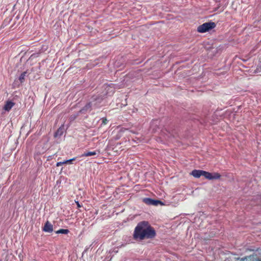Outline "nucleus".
<instances>
[{
	"mask_svg": "<svg viewBox=\"0 0 261 261\" xmlns=\"http://www.w3.org/2000/svg\"><path fill=\"white\" fill-rule=\"evenodd\" d=\"M156 235L154 229L147 221H142L138 224L134 232L135 240H143L145 239H152Z\"/></svg>",
	"mask_w": 261,
	"mask_h": 261,
	"instance_id": "nucleus-1",
	"label": "nucleus"
},
{
	"mask_svg": "<svg viewBox=\"0 0 261 261\" xmlns=\"http://www.w3.org/2000/svg\"><path fill=\"white\" fill-rule=\"evenodd\" d=\"M191 175L195 178H199L201 176H203L205 178L209 180L218 179L220 178L221 175L218 172L213 173L201 170H193Z\"/></svg>",
	"mask_w": 261,
	"mask_h": 261,
	"instance_id": "nucleus-2",
	"label": "nucleus"
},
{
	"mask_svg": "<svg viewBox=\"0 0 261 261\" xmlns=\"http://www.w3.org/2000/svg\"><path fill=\"white\" fill-rule=\"evenodd\" d=\"M216 27V24L214 22H205L201 25H200L197 28V32L201 33H204L208 32Z\"/></svg>",
	"mask_w": 261,
	"mask_h": 261,
	"instance_id": "nucleus-3",
	"label": "nucleus"
},
{
	"mask_svg": "<svg viewBox=\"0 0 261 261\" xmlns=\"http://www.w3.org/2000/svg\"><path fill=\"white\" fill-rule=\"evenodd\" d=\"M105 89L106 91V95H112L115 92V88L114 85L111 84V85L105 84L104 85Z\"/></svg>",
	"mask_w": 261,
	"mask_h": 261,
	"instance_id": "nucleus-4",
	"label": "nucleus"
},
{
	"mask_svg": "<svg viewBox=\"0 0 261 261\" xmlns=\"http://www.w3.org/2000/svg\"><path fill=\"white\" fill-rule=\"evenodd\" d=\"M42 230L44 232L51 233L53 231V225L48 221H47L44 224Z\"/></svg>",
	"mask_w": 261,
	"mask_h": 261,
	"instance_id": "nucleus-5",
	"label": "nucleus"
},
{
	"mask_svg": "<svg viewBox=\"0 0 261 261\" xmlns=\"http://www.w3.org/2000/svg\"><path fill=\"white\" fill-rule=\"evenodd\" d=\"M15 103L11 101H7L3 109L6 111H9L14 106Z\"/></svg>",
	"mask_w": 261,
	"mask_h": 261,
	"instance_id": "nucleus-6",
	"label": "nucleus"
},
{
	"mask_svg": "<svg viewBox=\"0 0 261 261\" xmlns=\"http://www.w3.org/2000/svg\"><path fill=\"white\" fill-rule=\"evenodd\" d=\"M98 153H99V151H87L84 152L83 154L81 155V156H89L92 155H96Z\"/></svg>",
	"mask_w": 261,
	"mask_h": 261,
	"instance_id": "nucleus-7",
	"label": "nucleus"
},
{
	"mask_svg": "<svg viewBox=\"0 0 261 261\" xmlns=\"http://www.w3.org/2000/svg\"><path fill=\"white\" fill-rule=\"evenodd\" d=\"M91 103L88 102L80 110V112L84 113L88 110H91Z\"/></svg>",
	"mask_w": 261,
	"mask_h": 261,
	"instance_id": "nucleus-8",
	"label": "nucleus"
},
{
	"mask_svg": "<svg viewBox=\"0 0 261 261\" xmlns=\"http://www.w3.org/2000/svg\"><path fill=\"white\" fill-rule=\"evenodd\" d=\"M69 232V230L67 229H60L59 230L56 231V233L57 234L62 233V234H68Z\"/></svg>",
	"mask_w": 261,
	"mask_h": 261,
	"instance_id": "nucleus-9",
	"label": "nucleus"
},
{
	"mask_svg": "<svg viewBox=\"0 0 261 261\" xmlns=\"http://www.w3.org/2000/svg\"><path fill=\"white\" fill-rule=\"evenodd\" d=\"M152 199L150 198H145L143 199V202L148 205H151Z\"/></svg>",
	"mask_w": 261,
	"mask_h": 261,
	"instance_id": "nucleus-10",
	"label": "nucleus"
},
{
	"mask_svg": "<svg viewBox=\"0 0 261 261\" xmlns=\"http://www.w3.org/2000/svg\"><path fill=\"white\" fill-rule=\"evenodd\" d=\"M151 205H158L159 204H163V202L159 200H153L152 199V201L151 202Z\"/></svg>",
	"mask_w": 261,
	"mask_h": 261,
	"instance_id": "nucleus-11",
	"label": "nucleus"
},
{
	"mask_svg": "<svg viewBox=\"0 0 261 261\" xmlns=\"http://www.w3.org/2000/svg\"><path fill=\"white\" fill-rule=\"evenodd\" d=\"M26 72H23L21 74V75L19 76V80L21 83L23 82L24 80V77L25 76Z\"/></svg>",
	"mask_w": 261,
	"mask_h": 261,
	"instance_id": "nucleus-12",
	"label": "nucleus"
},
{
	"mask_svg": "<svg viewBox=\"0 0 261 261\" xmlns=\"http://www.w3.org/2000/svg\"><path fill=\"white\" fill-rule=\"evenodd\" d=\"M63 134V128L61 127H60L58 129L57 131L56 132L55 134V136H57L58 135H62Z\"/></svg>",
	"mask_w": 261,
	"mask_h": 261,
	"instance_id": "nucleus-13",
	"label": "nucleus"
},
{
	"mask_svg": "<svg viewBox=\"0 0 261 261\" xmlns=\"http://www.w3.org/2000/svg\"><path fill=\"white\" fill-rule=\"evenodd\" d=\"M75 160V158H73L71 159L64 161L65 164H72V161Z\"/></svg>",
	"mask_w": 261,
	"mask_h": 261,
	"instance_id": "nucleus-14",
	"label": "nucleus"
},
{
	"mask_svg": "<svg viewBox=\"0 0 261 261\" xmlns=\"http://www.w3.org/2000/svg\"><path fill=\"white\" fill-rule=\"evenodd\" d=\"M64 164H65V162H64V161L63 162H58L57 164H56V166L57 167H59L61 165H63Z\"/></svg>",
	"mask_w": 261,
	"mask_h": 261,
	"instance_id": "nucleus-15",
	"label": "nucleus"
},
{
	"mask_svg": "<svg viewBox=\"0 0 261 261\" xmlns=\"http://www.w3.org/2000/svg\"><path fill=\"white\" fill-rule=\"evenodd\" d=\"M107 123V119L106 118H102V124H106Z\"/></svg>",
	"mask_w": 261,
	"mask_h": 261,
	"instance_id": "nucleus-16",
	"label": "nucleus"
},
{
	"mask_svg": "<svg viewBox=\"0 0 261 261\" xmlns=\"http://www.w3.org/2000/svg\"><path fill=\"white\" fill-rule=\"evenodd\" d=\"M76 203L78 207H81L82 206V205L80 204L79 201H76Z\"/></svg>",
	"mask_w": 261,
	"mask_h": 261,
	"instance_id": "nucleus-17",
	"label": "nucleus"
}]
</instances>
